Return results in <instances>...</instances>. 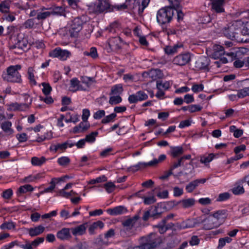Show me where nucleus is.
<instances>
[{"mask_svg": "<svg viewBox=\"0 0 249 249\" xmlns=\"http://www.w3.org/2000/svg\"><path fill=\"white\" fill-rule=\"evenodd\" d=\"M66 117H69V119H66L65 120L67 123L72 122L75 124L79 121V116L77 114H71L70 113H67Z\"/></svg>", "mask_w": 249, "mask_h": 249, "instance_id": "35", "label": "nucleus"}, {"mask_svg": "<svg viewBox=\"0 0 249 249\" xmlns=\"http://www.w3.org/2000/svg\"><path fill=\"white\" fill-rule=\"evenodd\" d=\"M157 92L155 94V96L159 99V100H163L165 98H167V96H165V91L161 89H157Z\"/></svg>", "mask_w": 249, "mask_h": 249, "instance_id": "64", "label": "nucleus"}, {"mask_svg": "<svg viewBox=\"0 0 249 249\" xmlns=\"http://www.w3.org/2000/svg\"><path fill=\"white\" fill-rule=\"evenodd\" d=\"M15 44L24 51H27L29 47V44L26 38H22L21 40H18Z\"/></svg>", "mask_w": 249, "mask_h": 249, "instance_id": "31", "label": "nucleus"}, {"mask_svg": "<svg viewBox=\"0 0 249 249\" xmlns=\"http://www.w3.org/2000/svg\"><path fill=\"white\" fill-rule=\"evenodd\" d=\"M79 81L77 78H72L71 80V90L75 91L78 90H82L83 89L81 87L79 84Z\"/></svg>", "mask_w": 249, "mask_h": 249, "instance_id": "33", "label": "nucleus"}, {"mask_svg": "<svg viewBox=\"0 0 249 249\" xmlns=\"http://www.w3.org/2000/svg\"><path fill=\"white\" fill-rule=\"evenodd\" d=\"M13 194L12 190L8 189L3 192L2 196L4 199H9L11 197Z\"/></svg>", "mask_w": 249, "mask_h": 249, "instance_id": "62", "label": "nucleus"}, {"mask_svg": "<svg viewBox=\"0 0 249 249\" xmlns=\"http://www.w3.org/2000/svg\"><path fill=\"white\" fill-rule=\"evenodd\" d=\"M35 70L33 67H30L28 68L27 70V76L29 80L30 84L32 85H36V82L35 76Z\"/></svg>", "mask_w": 249, "mask_h": 249, "instance_id": "29", "label": "nucleus"}, {"mask_svg": "<svg viewBox=\"0 0 249 249\" xmlns=\"http://www.w3.org/2000/svg\"><path fill=\"white\" fill-rule=\"evenodd\" d=\"M12 123L10 121H5L1 124V128L4 133L7 135H12L14 130L11 128Z\"/></svg>", "mask_w": 249, "mask_h": 249, "instance_id": "25", "label": "nucleus"}, {"mask_svg": "<svg viewBox=\"0 0 249 249\" xmlns=\"http://www.w3.org/2000/svg\"><path fill=\"white\" fill-rule=\"evenodd\" d=\"M104 186L108 193H112L115 188V185L112 182H108L105 184Z\"/></svg>", "mask_w": 249, "mask_h": 249, "instance_id": "57", "label": "nucleus"}, {"mask_svg": "<svg viewBox=\"0 0 249 249\" xmlns=\"http://www.w3.org/2000/svg\"><path fill=\"white\" fill-rule=\"evenodd\" d=\"M174 8L171 6L160 9L157 13V20L160 25L171 22L174 15Z\"/></svg>", "mask_w": 249, "mask_h": 249, "instance_id": "4", "label": "nucleus"}, {"mask_svg": "<svg viewBox=\"0 0 249 249\" xmlns=\"http://www.w3.org/2000/svg\"><path fill=\"white\" fill-rule=\"evenodd\" d=\"M107 178L104 175L98 177L95 179H91L89 181V184H94L96 183H100L107 181Z\"/></svg>", "mask_w": 249, "mask_h": 249, "instance_id": "58", "label": "nucleus"}, {"mask_svg": "<svg viewBox=\"0 0 249 249\" xmlns=\"http://www.w3.org/2000/svg\"><path fill=\"white\" fill-rule=\"evenodd\" d=\"M98 132H93L91 133L90 134L87 135L85 138V140L86 142H93L95 140V137L98 135Z\"/></svg>", "mask_w": 249, "mask_h": 249, "instance_id": "54", "label": "nucleus"}, {"mask_svg": "<svg viewBox=\"0 0 249 249\" xmlns=\"http://www.w3.org/2000/svg\"><path fill=\"white\" fill-rule=\"evenodd\" d=\"M165 224L166 223H163V221L162 220L160 223L156 226V227L159 228V231L161 234L165 232L169 228V227L165 225Z\"/></svg>", "mask_w": 249, "mask_h": 249, "instance_id": "49", "label": "nucleus"}, {"mask_svg": "<svg viewBox=\"0 0 249 249\" xmlns=\"http://www.w3.org/2000/svg\"><path fill=\"white\" fill-rule=\"evenodd\" d=\"M203 224V229L206 230H210L214 228H216L220 225V223L213 217L211 214L208 217L202 220Z\"/></svg>", "mask_w": 249, "mask_h": 249, "instance_id": "9", "label": "nucleus"}, {"mask_svg": "<svg viewBox=\"0 0 249 249\" xmlns=\"http://www.w3.org/2000/svg\"><path fill=\"white\" fill-rule=\"evenodd\" d=\"M218 222L220 223V225L226 219L228 216L227 211L225 210H221L216 211L212 214Z\"/></svg>", "mask_w": 249, "mask_h": 249, "instance_id": "16", "label": "nucleus"}, {"mask_svg": "<svg viewBox=\"0 0 249 249\" xmlns=\"http://www.w3.org/2000/svg\"><path fill=\"white\" fill-rule=\"evenodd\" d=\"M192 91L195 93H197L201 91L204 89V86L203 84H194L192 87Z\"/></svg>", "mask_w": 249, "mask_h": 249, "instance_id": "60", "label": "nucleus"}, {"mask_svg": "<svg viewBox=\"0 0 249 249\" xmlns=\"http://www.w3.org/2000/svg\"><path fill=\"white\" fill-rule=\"evenodd\" d=\"M70 231V229L64 228L57 231L56 237L58 239L61 240H68L71 238Z\"/></svg>", "mask_w": 249, "mask_h": 249, "instance_id": "15", "label": "nucleus"}, {"mask_svg": "<svg viewBox=\"0 0 249 249\" xmlns=\"http://www.w3.org/2000/svg\"><path fill=\"white\" fill-rule=\"evenodd\" d=\"M87 223H84L75 227L71 228V231L73 236H80L86 233Z\"/></svg>", "mask_w": 249, "mask_h": 249, "instance_id": "12", "label": "nucleus"}, {"mask_svg": "<svg viewBox=\"0 0 249 249\" xmlns=\"http://www.w3.org/2000/svg\"><path fill=\"white\" fill-rule=\"evenodd\" d=\"M87 21V17L84 16L74 18L71 21L70 31L71 36L76 37L82 30V26Z\"/></svg>", "mask_w": 249, "mask_h": 249, "instance_id": "5", "label": "nucleus"}, {"mask_svg": "<svg viewBox=\"0 0 249 249\" xmlns=\"http://www.w3.org/2000/svg\"><path fill=\"white\" fill-rule=\"evenodd\" d=\"M116 117V114L115 113L110 114V115L105 117L102 121L103 124H107L109 122L113 121L115 118Z\"/></svg>", "mask_w": 249, "mask_h": 249, "instance_id": "56", "label": "nucleus"}, {"mask_svg": "<svg viewBox=\"0 0 249 249\" xmlns=\"http://www.w3.org/2000/svg\"><path fill=\"white\" fill-rule=\"evenodd\" d=\"M133 228L123 227L120 230V234L123 237H129L135 234Z\"/></svg>", "mask_w": 249, "mask_h": 249, "instance_id": "23", "label": "nucleus"}, {"mask_svg": "<svg viewBox=\"0 0 249 249\" xmlns=\"http://www.w3.org/2000/svg\"><path fill=\"white\" fill-rule=\"evenodd\" d=\"M77 194L73 191V190H71L70 192H67L64 191V190H60L58 192L57 196H62L63 197H65L67 198H69L71 196L77 195Z\"/></svg>", "mask_w": 249, "mask_h": 249, "instance_id": "40", "label": "nucleus"}, {"mask_svg": "<svg viewBox=\"0 0 249 249\" xmlns=\"http://www.w3.org/2000/svg\"><path fill=\"white\" fill-rule=\"evenodd\" d=\"M139 218V217L137 215H135L132 217L128 218L123 222L122 225L123 227L133 228Z\"/></svg>", "mask_w": 249, "mask_h": 249, "instance_id": "26", "label": "nucleus"}, {"mask_svg": "<svg viewBox=\"0 0 249 249\" xmlns=\"http://www.w3.org/2000/svg\"><path fill=\"white\" fill-rule=\"evenodd\" d=\"M122 98L119 95L112 96L109 98V103L111 105H116L121 103Z\"/></svg>", "mask_w": 249, "mask_h": 249, "instance_id": "51", "label": "nucleus"}, {"mask_svg": "<svg viewBox=\"0 0 249 249\" xmlns=\"http://www.w3.org/2000/svg\"><path fill=\"white\" fill-rule=\"evenodd\" d=\"M172 83L170 81L158 80L156 82V88L157 89H160L165 91L169 89Z\"/></svg>", "mask_w": 249, "mask_h": 249, "instance_id": "24", "label": "nucleus"}, {"mask_svg": "<svg viewBox=\"0 0 249 249\" xmlns=\"http://www.w3.org/2000/svg\"><path fill=\"white\" fill-rule=\"evenodd\" d=\"M68 144V142H65L63 143L52 145L50 147V150L51 151H54L55 152L59 150L63 151L67 148Z\"/></svg>", "mask_w": 249, "mask_h": 249, "instance_id": "34", "label": "nucleus"}, {"mask_svg": "<svg viewBox=\"0 0 249 249\" xmlns=\"http://www.w3.org/2000/svg\"><path fill=\"white\" fill-rule=\"evenodd\" d=\"M109 7L110 4L107 0H98L90 5L89 10L90 12L99 14L106 11Z\"/></svg>", "mask_w": 249, "mask_h": 249, "instance_id": "6", "label": "nucleus"}, {"mask_svg": "<svg viewBox=\"0 0 249 249\" xmlns=\"http://www.w3.org/2000/svg\"><path fill=\"white\" fill-rule=\"evenodd\" d=\"M150 0H126L125 3L114 6L117 10H122L129 8L137 9L139 15H141L148 6Z\"/></svg>", "mask_w": 249, "mask_h": 249, "instance_id": "1", "label": "nucleus"}, {"mask_svg": "<svg viewBox=\"0 0 249 249\" xmlns=\"http://www.w3.org/2000/svg\"><path fill=\"white\" fill-rule=\"evenodd\" d=\"M29 234L32 236H37L44 232L45 231V228L42 225H39L35 228H31L28 230Z\"/></svg>", "mask_w": 249, "mask_h": 249, "instance_id": "22", "label": "nucleus"}, {"mask_svg": "<svg viewBox=\"0 0 249 249\" xmlns=\"http://www.w3.org/2000/svg\"><path fill=\"white\" fill-rule=\"evenodd\" d=\"M0 228L2 230H15L16 224L12 221L5 222L1 225Z\"/></svg>", "mask_w": 249, "mask_h": 249, "instance_id": "39", "label": "nucleus"}, {"mask_svg": "<svg viewBox=\"0 0 249 249\" xmlns=\"http://www.w3.org/2000/svg\"><path fill=\"white\" fill-rule=\"evenodd\" d=\"M123 91V88L122 84L115 85L112 87L111 94L119 95Z\"/></svg>", "mask_w": 249, "mask_h": 249, "instance_id": "36", "label": "nucleus"}, {"mask_svg": "<svg viewBox=\"0 0 249 249\" xmlns=\"http://www.w3.org/2000/svg\"><path fill=\"white\" fill-rule=\"evenodd\" d=\"M11 0H4L0 3V12L2 13H9Z\"/></svg>", "mask_w": 249, "mask_h": 249, "instance_id": "28", "label": "nucleus"}, {"mask_svg": "<svg viewBox=\"0 0 249 249\" xmlns=\"http://www.w3.org/2000/svg\"><path fill=\"white\" fill-rule=\"evenodd\" d=\"M214 155L213 153L208 154L207 156H203L200 158V161L201 163L206 164L211 161L214 158Z\"/></svg>", "mask_w": 249, "mask_h": 249, "instance_id": "45", "label": "nucleus"}, {"mask_svg": "<svg viewBox=\"0 0 249 249\" xmlns=\"http://www.w3.org/2000/svg\"><path fill=\"white\" fill-rule=\"evenodd\" d=\"M84 54L86 56H90L93 58H96L98 57L97 49L95 47H91L90 49L89 52H84Z\"/></svg>", "mask_w": 249, "mask_h": 249, "instance_id": "46", "label": "nucleus"}, {"mask_svg": "<svg viewBox=\"0 0 249 249\" xmlns=\"http://www.w3.org/2000/svg\"><path fill=\"white\" fill-rule=\"evenodd\" d=\"M138 95L137 94V92H136L135 94H131L129 95L128 97V101L130 104L133 103H136L138 102V101H140L139 100Z\"/></svg>", "mask_w": 249, "mask_h": 249, "instance_id": "61", "label": "nucleus"}, {"mask_svg": "<svg viewBox=\"0 0 249 249\" xmlns=\"http://www.w3.org/2000/svg\"><path fill=\"white\" fill-rule=\"evenodd\" d=\"M41 85L43 86V89H42V92L45 95H48L52 91V87L50 84L47 83L43 82L41 83Z\"/></svg>", "mask_w": 249, "mask_h": 249, "instance_id": "47", "label": "nucleus"}, {"mask_svg": "<svg viewBox=\"0 0 249 249\" xmlns=\"http://www.w3.org/2000/svg\"><path fill=\"white\" fill-rule=\"evenodd\" d=\"M71 55V53L68 50H62L59 47L49 52V56L52 57L58 58L61 60L64 61L67 59Z\"/></svg>", "mask_w": 249, "mask_h": 249, "instance_id": "8", "label": "nucleus"}, {"mask_svg": "<svg viewBox=\"0 0 249 249\" xmlns=\"http://www.w3.org/2000/svg\"><path fill=\"white\" fill-rule=\"evenodd\" d=\"M209 59L206 56L199 57L195 63V67L198 69H205L209 65Z\"/></svg>", "mask_w": 249, "mask_h": 249, "instance_id": "11", "label": "nucleus"}, {"mask_svg": "<svg viewBox=\"0 0 249 249\" xmlns=\"http://www.w3.org/2000/svg\"><path fill=\"white\" fill-rule=\"evenodd\" d=\"M46 161V159L44 157L38 158L34 157L31 159V163L34 166H41Z\"/></svg>", "mask_w": 249, "mask_h": 249, "instance_id": "38", "label": "nucleus"}, {"mask_svg": "<svg viewBox=\"0 0 249 249\" xmlns=\"http://www.w3.org/2000/svg\"><path fill=\"white\" fill-rule=\"evenodd\" d=\"M224 54L225 51L223 47L219 45H215L213 46V52L212 56L214 59H218Z\"/></svg>", "mask_w": 249, "mask_h": 249, "instance_id": "21", "label": "nucleus"}, {"mask_svg": "<svg viewBox=\"0 0 249 249\" xmlns=\"http://www.w3.org/2000/svg\"><path fill=\"white\" fill-rule=\"evenodd\" d=\"M122 39L119 36L111 38L108 39V45L112 50H117L121 47Z\"/></svg>", "mask_w": 249, "mask_h": 249, "instance_id": "14", "label": "nucleus"}, {"mask_svg": "<svg viewBox=\"0 0 249 249\" xmlns=\"http://www.w3.org/2000/svg\"><path fill=\"white\" fill-rule=\"evenodd\" d=\"M240 180L235 184V186L232 189V192L235 195H239L244 193V189L242 185L243 183H239Z\"/></svg>", "mask_w": 249, "mask_h": 249, "instance_id": "30", "label": "nucleus"}, {"mask_svg": "<svg viewBox=\"0 0 249 249\" xmlns=\"http://www.w3.org/2000/svg\"><path fill=\"white\" fill-rule=\"evenodd\" d=\"M231 238L228 236L220 238L218 241V248L221 249L224 246H225L226 243H230L231 242Z\"/></svg>", "mask_w": 249, "mask_h": 249, "instance_id": "42", "label": "nucleus"}, {"mask_svg": "<svg viewBox=\"0 0 249 249\" xmlns=\"http://www.w3.org/2000/svg\"><path fill=\"white\" fill-rule=\"evenodd\" d=\"M90 126V124L88 121L81 122L78 125L73 127V132L74 133L83 132L87 130Z\"/></svg>", "mask_w": 249, "mask_h": 249, "instance_id": "19", "label": "nucleus"}, {"mask_svg": "<svg viewBox=\"0 0 249 249\" xmlns=\"http://www.w3.org/2000/svg\"><path fill=\"white\" fill-rule=\"evenodd\" d=\"M9 49L14 53L16 54H21L24 52L22 49L19 47V46L16 45L15 43L9 45Z\"/></svg>", "mask_w": 249, "mask_h": 249, "instance_id": "48", "label": "nucleus"}, {"mask_svg": "<svg viewBox=\"0 0 249 249\" xmlns=\"http://www.w3.org/2000/svg\"><path fill=\"white\" fill-rule=\"evenodd\" d=\"M50 11L52 15H61L64 12V9L61 7H56L53 10H51Z\"/></svg>", "mask_w": 249, "mask_h": 249, "instance_id": "63", "label": "nucleus"}, {"mask_svg": "<svg viewBox=\"0 0 249 249\" xmlns=\"http://www.w3.org/2000/svg\"><path fill=\"white\" fill-rule=\"evenodd\" d=\"M52 15L50 11H39L37 13L36 18L38 20H44L47 18L50 17Z\"/></svg>", "mask_w": 249, "mask_h": 249, "instance_id": "41", "label": "nucleus"}, {"mask_svg": "<svg viewBox=\"0 0 249 249\" xmlns=\"http://www.w3.org/2000/svg\"><path fill=\"white\" fill-rule=\"evenodd\" d=\"M242 24L240 21H234L222 29V33L228 38L239 41Z\"/></svg>", "mask_w": 249, "mask_h": 249, "instance_id": "2", "label": "nucleus"}, {"mask_svg": "<svg viewBox=\"0 0 249 249\" xmlns=\"http://www.w3.org/2000/svg\"><path fill=\"white\" fill-rule=\"evenodd\" d=\"M239 98H243L246 96H249V87H245L238 90Z\"/></svg>", "mask_w": 249, "mask_h": 249, "instance_id": "43", "label": "nucleus"}, {"mask_svg": "<svg viewBox=\"0 0 249 249\" xmlns=\"http://www.w3.org/2000/svg\"><path fill=\"white\" fill-rule=\"evenodd\" d=\"M143 202L145 205H150L154 203L156 201L155 197L152 195L147 197H142Z\"/></svg>", "mask_w": 249, "mask_h": 249, "instance_id": "52", "label": "nucleus"}, {"mask_svg": "<svg viewBox=\"0 0 249 249\" xmlns=\"http://www.w3.org/2000/svg\"><path fill=\"white\" fill-rule=\"evenodd\" d=\"M127 212L125 207L123 206H119L112 209L107 210V212L111 215H117L122 214Z\"/></svg>", "mask_w": 249, "mask_h": 249, "instance_id": "17", "label": "nucleus"}, {"mask_svg": "<svg viewBox=\"0 0 249 249\" xmlns=\"http://www.w3.org/2000/svg\"><path fill=\"white\" fill-rule=\"evenodd\" d=\"M104 223L101 221H97L93 223L89 228V233L91 235L95 234V231L97 229H102Z\"/></svg>", "mask_w": 249, "mask_h": 249, "instance_id": "27", "label": "nucleus"}, {"mask_svg": "<svg viewBox=\"0 0 249 249\" xmlns=\"http://www.w3.org/2000/svg\"><path fill=\"white\" fill-rule=\"evenodd\" d=\"M171 155L174 157H178L183 153V149L182 147L177 146L171 147Z\"/></svg>", "mask_w": 249, "mask_h": 249, "instance_id": "37", "label": "nucleus"}, {"mask_svg": "<svg viewBox=\"0 0 249 249\" xmlns=\"http://www.w3.org/2000/svg\"><path fill=\"white\" fill-rule=\"evenodd\" d=\"M207 180L206 178L197 179L190 182L186 186V190L188 193H192L199 185L204 184Z\"/></svg>", "mask_w": 249, "mask_h": 249, "instance_id": "13", "label": "nucleus"}, {"mask_svg": "<svg viewBox=\"0 0 249 249\" xmlns=\"http://www.w3.org/2000/svg\"><path fill=\"white\" fill-rule=\"evenodd\" d=\"M21 68V66L20 65H12L7 67V73L3 75V79L9 82L21 83V76L18 71Z\"/></svg>", "mask_w": 249, "mask_h": 249, "instance_id": "3", "label": "nucleus"}, {"mask_svg": "<svg viewBox=\"0 0 249 249\" xmlns=\"http://www.w3.org/2000/svg\"><path fill=\"white\" fill-rule=\"evenodd\" d=\"M195 222L192 220L188 219L185 221H183L180 224V228L187 229L195 227Z\"/></svg>", "mask_w": 249, "mask_h": 249, "instance_id": "44", "label": "nucleus"}, {"mask_svg": "<svg viewBox=\"0 0 249 249\" xmlns=\"http://www.w3.org/2000/svg\"><path fill=\"white\" fill-rule=\"evenodd\" d=\"M166 155L164 154L160 155L158 159H154L153 160L150 161L152 166H155L159 163L162 162L166 159Z\"/></svg>", "mask_w": 249, "mask_h": 249, "instance_id": "53", "label": "nucleus"}, {"mask_svg": "<svg viewBox=\"0 0 249 249\" xmlns=\"http://www.w3.org/2000/svg\"><path fill=\"white\" fill-rule=\"evenodd\" d=\"M183 47L182 44H177L174 46H166L164 50L168 55H172L178 52V49Z\"/></svg>", "mask_w": 249, "mask_h": 249, "instance_id": "18", "label": "nucleus"}, {"mask_svg": "<svg viewBox=\"0 0 249 249\" xmlns=\"http://www.w3.org/2000/svg\"><path fill=\"white\" fill-rule=\"evenodd\" d=\"M33 187L29 184H26L19 187L18 191L21 194L25 193L28 191H33Z\"/></svg>", "mask_w": 249, "mask_h": 249, "instance_id": "50", "label": "nucleus"}, {"mask_svg": "<svg viewBox=\"0 0 249 249\" xmlns=\"http://www.w3.org/2000/svg\"><path fill=\"white\" fill-rule=\"evenodd\" d=\"M141 244L145 249H152L157 246V239L155 233H151L147 236L141 238Z\"/></svg>", "mask_w": 249, "mask_h": 249, "instance_id": "7", "label": "nucleus"}, {"mask_svg": "<svg viewBox=\"0 0 249 249\" xmlns=\"http://www.w3.org/2000/svg\"><path fill=\"white\" fill-rule=\"evenodd\" d=\"M179 203L183 208H188L194 205L195 200L193 198L185 199L180 201Z\"/></svg>", "mask_w": 249, "mask_h": 249, "instance_id": "32", "label": "nucleus"}, {"mask_svg": "<svg viewBox=\"0 0 249 249\" xmlns=\"http://www.w3.org/2000/svg\"><path fill=\"white\" fill-rule=\"evenodd\" d=\"M57 162L60 165L64 166L69 164L70 160L67 157H62L58 159Z\"/></svg>", "mask_w": 249, "mask_h": 249, "instance_id": "55", "label": "nucleus"}, {"mask_svg": "<svg viewBox=\"0 0 249 249\" xmlns=\"http://www.w3.org/2000/svg\"><path fill=\"white\" fill-rule=\"evenodd\" d=\"M230 197V195L228 192L220 194L217 198L218 201H223L228 199Z\"/></svg>", "mask_w": 249, "mask_h": 249, "instance_id": "59", "label": "nucleus"}, {"mask_svg": "<svg viewBox=\"0 0 249 249\" xmlns=\"http://www.w3.org/2000/svg\"><path fill=\"white\" fill-rule=\"evenodd\" d=\"M67 176L61 178H53L50 182V186L49 187L46 188L43 191L41 192L42 194L52 192L55 187L56 182L63 180V178H68Z\"/></svg>", "mask_w": 249, "mask_h": 249, "instance_id": "20", "label": "nucleus"}, {"mask_svg": "<svg viewBox=\"0 0 249 249\" xmlns=\"http://www.w3.org/2000/svg\"><path fill=\"white\" fill-rule=\"evenodd\" d=\"M191 61V55L189 53H181L175 56L172 62L174 65L183 66L187 65Z\"/></svg>", "mask_w": 249, "mask_h": 249, "instance_id": "10", "label": "nucleus"}]
</instances>
